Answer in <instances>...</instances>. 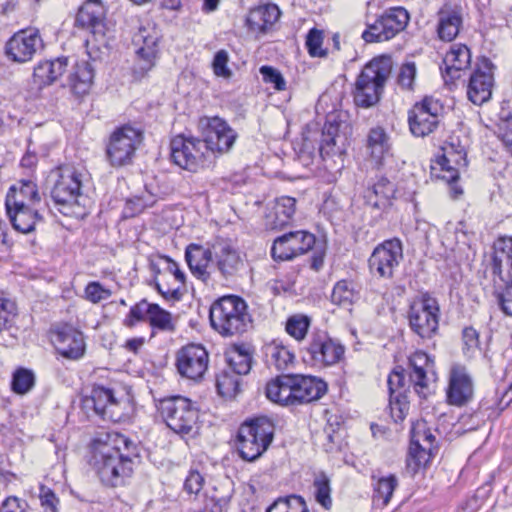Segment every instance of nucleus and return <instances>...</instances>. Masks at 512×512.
<instances>
[{
	"label": "nucleus",
	"mask_w": 512,
	"mask_h": 512,
	"mask_svg": "<svg viewBox=\"0 0 512 512\" xmlns=\"http://www.w3.org/2000/svg\"><path fill=\"white\" fill-rule=\"evenodd\" d=\"M90 465L101 482L109 487L125 485L132 476L134 460L139 457L137 445L123 434H98L91 443Z\"/></svg>",
	"instance_id": "nucleus-1"
},
{
	"label": "nucleus",
	"mask_w": 512,
	"mask_h": 512,
	"mask_svg": "<svg viewBox=\"0 0 512 512\" xmlns=\"http://www.w3.org/2000/svg\"><path fill=\"white\" fill-rule=\"evenodd\" d=\"M209 319L212 328L222 336L240 335L252 324L247 303L236 295H226L214 301Z\"/></svg>",
	"instance_id": "nucleus-2"
},
{
	"label": "nucleus",
	"mask_w": 512,
	"mask_h": 512,
	"mask_svg": "<svg viewBox=\"0 0 512 512\" xmlns=\"http://www.w3.org/2000/svg\"><path fill=\"white\" fill-rule=\"evenodd\" d=\"M391 72L392 60L389 56H379L367 63L355 83V104L368 108L378 103Z\"/></svg>",
	"instance_id": "nucleus-3"
},
{
	"label": "nucleus",
	"mask_w": 512,
	"mask_h": 512,
	"mask_svg": "<svg viewBox=\"0 0 512 512\" xmlns=\"http://www.w3.org/2000/svg\"><path fill=\"white\" fill-rule=\"evenodd\" d=\"M274 438V424L265 417L244 422L237 434V450L242 459L255 461L270 446Z\"/></svg>",
	"instance_id": "nucleus-4"
},
{
	"label": "nucleus",
	"mask_w": 512,
	"mask_h": 512,
	"mask_svg": "<svg viewBox=\"0 0 512 512\" xmlns=\"http://www.w3.org/2000/svg\"><path fill=\"white\" fill-rule=\"evenodd\" d=\"M170 149L173 162L190 172H198L214 161L207 143L194 136L176 135L170 142Z\"/></svg>",
	"instance_id": "nucleus-5"
},
{
	"label": "nucleus",
	"mask_w": 512,
	"mask_h": 512,
	"mask_svg": "<svg viewBox=\"0 0 512 512\" xmlns=\"http://www.w3.org/2000/svg\"><path fill=\"white\" fill-rule=\"evenodd\" d=\"M83 177V172L72 165L53 169L49 180L53 183L50 195L55 204L63 208L79 206Z\"/></svg>",
	"instance_id": "nucleus-6"
},
{
	"label": "nucleus",
	"mask_w": 512,
	"mask_h": 512,
	"mask_svg": "<svg viewBox=\"0 0 512 512\" xmlns=\"http://www.w3.org/2000/svg\"><path fill=\"white\" fill-rule=\"evenodd\" d=\"M158 410L166 425L178 434H189L197 426L199 410L188 398L172 396L162 399Z\"/></svg>",
	"instance_id": "nucleus-7"
},
{
	"label": "nucleus",
	"mask_w": 512,
	"mask_h": 512,
	"mask_svg": "<svg viewBox=\"0 0 512 512\" xmlns=\"http://www.w3.org/2000/svg\"><path fill=\"white\" fill-rule=\"evenodd\" d=\"M143 141L140 128L126 124L116 128L106 145V157L113 167H123L133 162L136 150Z\"/></svg>",
	"instance_id": "nucleus-8"
},
{
	"label": "nucleus",
	"mask_w": 512,
	"mask_h": 512,
	"mask_svg": "<svg viewBox=\"0 0 512 512\" xmlns=\"http://www.w3.org/2000/svg\"><path fill=\"white\" fill-rule=\"evenodd\" d=\"M440 307L436 298L428 293L417 297L408 312L411 330L423 339L432 338L438 331Z\"/></svg>",
	"instance_id": "nucleus-9"
},
{
	"label": "nucleus",
	"mask_w": 512,
	"mask_h": 512,
	"mask_svg": "<svg viewBox=\"0 0 512 512\" xmlns=\"http://www.w3.org/2000/svg\"><path fill=\"white\" fill-rule=\"evenodd\" d=\"M161 38V30L153 21L144 19L140 22L138 31L132 39L133 43L138 46L136 51L138 62L134 68L135 74L143 76L155 66Z\"/></svg>",
	"instance_id": "nucleus-10"
},
{
	"label": "nucleus",
	"mask_w": 512,
	"mask_h": 512,
	"mask_svg": "<svg viewBox=\"0 0 512 512\" xmlns=\"http://www.w3.org/2000/svg\"><path fill=\"white\" fill-rule=\"evenodd\" d=\"M409 19V14L403 7L390 8L367 25L362 38L367 43L388 41L405 29Z\"/></svg>",
	"instance_id": "nucleus-11"
},
{
	"label": "nucleus",
	"mask_w": 512,
	"mask_h": 512,
	"mask_svg": "<svg viewBox=\"0 0 512 512\" xmlns=\"http://www.w3.org/2000/svg\"><path fill=\"white\" fill-rule=\"evenodd\" d=\"M444 113L443 104L434 97L426 96L416 103L408 113L411 133L416 137H425L436 130Z\"/></svg>",
	"instance_id": "nucleus-12"
},
{
	"label": "nucleus",
	"mask_w": 512,
	"mask_h": 512,
	"mask_svg": "<svg viewBox=\"0 0 512 512\" xmlns=\"http://www.w3.org/2000/svg\"><path fill=\"white\" fill-rule=\"evenodd\" d=\"M344 346L329 337L325 331H313L304 348V360L314 366H330L340 361Z\"/></svg>",
	"instance_id": "nucleus-13"
},
{
	"label": "nucleus",
	"mask_w": 512,
	"mask_h": 512,
	"mask_svg": "<svg viewBox=\"0 0 512 512\" xmlns=\"http://www.w3.org/2000/svg\"><path fill=\"white\" fill-rule=\"evenodd\" d=\"M316 243L314 234L298 230L277 237L271 247V256L275 261H288L310 251Z\"/></svg>",
	"instance_id": "nucleus-14"
},
{
	"label": "nucleus",
	"mask_w": 512,
	"mask_h": 512,
	"mask_svg": "<svg viewBox=\"0 0 512 512\" xmlns=\"http://www.w3.org/2000/svg\"><path fill=\"white\" fill-rule=\"evenodd\" d=\"M402 258L401 241L397 238L386 240L373 250L368 261L370 271L380 278L391 279Z\"/></svg>",
	"instance_id": "nucleus-15"
},
{
	"label": "nucleus",
	"mask_w": 512,
	"mask_h": 512,
	"mask_svg": "<svg viewBox=\"0 0 512 512\" xmlns=\"http://www.w3.org/2000/svg\"><path fill=\"white\" fill-rule=\"evenodd\" d=\"M200 127L203 130L207 149L212 152V158H215V152L219 154L228 152L237 138V133L220 117H204L200 119Z\"/></svg>",
	"instance_id": "nucleus-16"
},
{
	"label": "nucleus",
	"mask_w": 512,
	"mask_h": 512,
	"mask_svg": "<svg viewBox=\"0 0 512 512\" xmlns=\"http://www.w3.org/2000/svg\"><path fill=\"white\" fill-rule=\"evenodd\" d=\"M51 342L64 358L78 360L85 354L86 344L83 333L70 324H60L50 332Z\"/></svg>",
	"instance_id": "nucleus-17"
},
{
	"label": "nucleus",
	"mask_w": 512,
	"mask_h": 512,
	"mask_svg": "<svg viewBox=\"0 0 512 512\" xmlns=\"http://www.w3.org/2000/svg\"><path fill=\"white\" fill-rule=\"evenodd\" d=\"M43 48V40L37 29L29 28L16 32L5 45L9 59L17 63H25Z\"/></svg>",
	"instance_id": "nucleus-18"
},
{
	"label": "nucleus",
	"mask_w": 512,
	"mask_h": 512,
	"mask_svg": "<svg viewBox=\"0 0 512 512\" xmlns=\"http://www.w3.org/2000/svg\"><path fill=\"white\" fill-rule=\"evenodd\" d=\"M209 355L204 346L189 344L182 347L176 355V366L181 376L198 381L208 369Z\"/></svg>",
	"instance_id": "nucleus-19"
},
{
	"label": "nucleus",
	"mask_w": 512,
	"mask_h": 512,
	"mask_svg": "<svg viewBox=\"0 0 512 512\" xmlns=\"http://www.w3.org/2000/svg\"><path fill=\"white\" fill-rule=\"evenodd\" d=\"M435 442L436 438L426 421L420 420L414 423L411 429L408 466H412L413 462V469L417 470L428 463Z\"/></svg>",
	"instance_id": "nucleus-20"
},
{
	"label": "nucleus",
	"mask_w": 512,
	"mask_h": 512,
	"mask_svg": "<svg viewBox=\"0 0 512 512\" xmlns=\"http://www.w3.org/2000/svg\"><path fill=\"white\" fill-rule=\"evenodd\" d=\"M213 258L222 277L235 276L243 267V259L233 242L227 238L213 239Z\"/></svg>",
	"instance_id": "nucleus-21"
},
{
	"label": "nucleus",
	"mask_w": 512,
	"mask_h": 512,
	"mask_svg": "<svg viewBox=\"0 0 512 512\" xmlns=\"http://www.w3.org/2000/svg\"><path fill=\"white\" fill-rule=\"evenodd\" d=\"M474 395V383L468 369L462 365H453L449 372L447 401L454 406H463L470 402Z\"/></svg>",
	"instance_id": "nucleus-22"
},
{
	"label": "nucleus",
	"mask_w": 512,
	"mask_h": 512,
	"mask_svg": "<svg viewBox=\"0 0 512 512\" xmlns=\"http://www.w3.org/2000/svg\"><path fill=\"white\" fill-rule=\"evenodd\" d=\"M492 69L491 61L484 58L471 74L467 86V96L473 104L482 105L491 98L494 84Z\"/></svg>",
	"instance_id": "nucleus-23"
},
{
	"label": "nucleus",
	"mask_w": 512,
	"mask_h": 512,
	"mask_svg": "<svg viewBox=\"0 0 512 512\" xmlns=\"http://www.w3.org/2000/svg\"><path fill=\"white\" fill-rule=\"evenodd\" d=\"M83 407L93 409L95 414L102 419H108L113 422L121 420V414L116 411L118 402L114 397L113 391L104 386H94L91 394L82 400Z\"/></svg>",
	"instance_id": "nucleus-24"
},
{
	"label": "nucleus",
	"mask_w": 512,
	"mask_h": 512,
	"mask_svg": "<svg viewBox=\"0 0 512 512\" xmlns=\"http://www.w3.org/2000/svg\"><path fill=\"white\" fill-rule=\"evenodd\" d=\"M208 247L191 243L186 247L185 260L193 276L207 283L210 280L209 267L213 259V240Z\"/></svg>",
	"instance_id": "nucleus-25"
},
{
	"label": "nucleus",
	"mask_w": 512,
	"mask_h": 512,
	"mask_svg": "<svg viewBox=\"0 0 512 512\" xmlns=\"http://www.w3.org/2000/svg\"><path fill=\"white\" fill-rule=\"evenodd\" d=\"M293 400L295 405L309 403L321 398L326 390V383L313 376L292 374Z\"/></svg>",
	"instance_id": "nucleus-26"
},
{
	"label": "nucleus",
	"mask_w": 512,
	"mask_h": 512,
	"mask_svg": "<svg viewBox=\"0 0 512 512\" xmlns=\"http://www.w3.org/2000/svg\"><path fill=\"white\" fill-rule=\"evenodd\" d=\"M462 24V9L458 5L446 3L437 12V34L443 41L454 40Z\"/></svg>",
	"instance_id": "nucleus-27"
},
{
	"label": "nucleus",
	"mask_w": 512,
	"mask_h": 512,
	"mask_svg": "<svg viewBox=\"0 0 512 512\" xmlns=\"http://www.w3.org/2000/svg\"><path fill=\"white\" fill-rule=\"evenodd\" d=\"M438 164L443 175L442 179L448 183H454L459 179V170L467 166L466 150L461 145L449 143L443 148V155Z\"/></svg>",
	"instance_id": "nucleus-28"
},
{
	"label": "nucleus",
	"mask_w": 512,
	"mask_h": 512,
	"mask_svg": "<svg viewBox=\"0 0 512 512\" xmlns=\"http://www.w3.org/2000/svg\"><path fill=\"white\" fill-rule=\"evenodd\" d=\"M409 367V385L413 386L420 397H425L429 382L427 374L433 368V361L427 353L416 351L409 357Z\"/></svg>",
	"instance_id": "nucleus-29"
},
{
	"label": "nucleus",
	"mask_w": 512,
	"mask_h": 512,
	"mask_svg": "<svg viewBox=\"0 0 512 512\" xmlns=\"http://www.w3.org/2000/svg\"><path fill=\"white\" fill-rule=\"evenodd\" d=\"M22 205L41 206L37 185L31 180H20L9 189L6 196L7 210H10L12 206L21 207Z\"/></svg>",
	"instance_id": "nucleus-30"
},
{
	"label": "nucleus",
	"mask_w": 512,
	"mask_h": 512,
	"mask_svg": "<svg viewBox=\"0 0 512 512\" xmlns=\"http://www.w3.org/2000/svg\"><path fill=\"white\" fill-rule=\"evenodd\" d=\"M339 124L327 121L321 134L319 152L324 161L326 158L337 156L341 161L344 153V137L339 135Z\"/></svg>",
	"instance_id": "nucleus-31"
},
{
	"label": "nucleus",
	"mask_w": 512,
	"mask_h": 512,
	"mask_svg": "<svg viewBox=\"0 0 512 512\" xmlns=\"http://www.w3.org/2000/svg\"><path fill=\"white\" fill-rule=\"evenodd\" d=\"M41 211V206L34 205L12 206L7 210L14 229L24 234L33 231L36 223L42 220Z\"/></svg>",
	"instance_id": "nucleus-32"
},
{
	"label": "nucleus",
	"mask_w": 512,
	"mask_h": 512,
	"mask_svg": "<svg viewBox=\"0 0 512 512\" xmlns=\"http://www.w3.org/2000/svg\"><path fill=\"white\" fill-rule=\"evenodd\" d=\"M94 68L87 61L77 62L68 76L70 91L78 98L88 94L93 84Z\"/></svg>",
	"instance_id": "nucleus-33"
},
{
	"label": "nucleus",
	"mask_w": 512,
	"mask_h": 512,
	"mask_svg": "<svg viewBox=\"0 0 512 512\" xmlns=\"http://www.w3.org/2000/svg\"><path fill=\"white\" fill-rule=\"evenodd\" d=\"M269 400L283 406H295L293 400L292 374H282L270 380L265 388Z\"/></svg>",
	"instance_id": "nucleus-34"
},
{
	"label": "nucleus",
	"mask_w": 512,
	"mask_h": 512,
	"mask_svg": "<svg viewBox=\"0 0 512 512\" xmlns=\"http://www.w3.org/2000/svg\"><path fill=\"white\" fill-rule=\"evenodd\" d=\"M67 66L68 59L66 57L40 62L34 68V83L39 87L51 85L65 73Z\"/></svg>",
	"instance_id": "nucleus-35"
},
{
	"label": "nucleus",
	"mask_w": 512,
	"mask_h": 512,
	"mask_svg": "<svg viewBox=\"0 0 512 512\" xmlns=\"http://www.w3.org/2000/svg\"><path fill=\"white\" fill-rule=\"evenodd\" d=\"M281 11L275 4L259 6L250 11L247 24L253 31L265 33L279 20Z\"/></svg>",
	"instance_id": "nucleus-36"
},
{
	"label": "nucleus",
	"mask_w": 512,
	"mask_h": 512,
	"mask_svg": "<svg viewBox=\"0 0 512 512\" xmlns=\"http://www.w3.org/2000/svg\"><path fill=\"white\" fill-rule=\"evenodd\" d=\"M443 63L445 65V73L451 79L459 77V72L470 67L471 52L464 44H453L446 53Z\"/></svg>",
	"instance_id": "nucleus-37"
},
{
	"label": "nucleus",
	"mask_w": 512,
	"mask_h": 512,
	"mask_svg": "<svg viewBox=\"0 0 512 512\" xmlns=\"http://www.w3.org/2000/svg\"><path fill=\"white\" fill-rule=\"evenodd\" d=\"M263 351L266 364L279 371L288 369L295 359L294 354L280 340L267 343Z\"/></svg>",
	"instance_id": "nucleus-38"
},
{
	"label": "nucleus",
	"mask_w": 512,
	"mask_h": 512,
	"mask_svg": "<svg viewBox=\"0 0 512 512\" xmlns=\"http://www.w3.org/2000/svg\"><path fill=\"white\" fill-rule=\"evenodd\" d=\"M373 487V503L377 507H386L393 496L395 489L398 487V478L394 474L387 476H371Z\"/></svg>",
	"instance_id": "nucleus-39"
},
{
	"label": "nucleus",
	"mask_w": 512,
	"mask_h": 512,
	"mask_svg": "<svg viewBox=\"0 0 512 512\" xmlns=\"http://www.w3.org/2000/svg\"><path fill=\"white\" fill-rule=\"evenodd\" d=\"M391 147L390 136L381 126L372 127L366 137V148L371 157L381 160Z\"/></svg>",
	"instance_id": "nucleus-40"
},
{
	"label": "nucleus",
	"mask_w": 512,
	"mask_h": 512,
	"mask_svg": "<svg viewBox=\"0 0 512 512\" xmlns=\"http://www.w3.org/2000/svg\"><path fill=\"white\" fill-rule=\"evenodd\" d=\"M394 193L393 185L386 178H381L365 195L366 203L376 209H384Z\"/></svg>",
	"instance_id": "nucleus-41"
},
{
	"label": "nucleus",
	"mask_w": 512,
	"mask_h": 512,
	"mask_svg": "<svg viewBox=\"0 0 512 512\" xmlns=\"http://www.w3.org/2000/svg\"><path fill=\"white\" fill-rule=\"evenodd\" d=\"M512 258V236H501L493 244L492 273L501 274L503 259Z\"/></svg>",
	"instance_id": "nucleus-42"
},
{
	"label": "nucleus",
	"mask_w": 512,
	"mask_h": 512,
	"mask_svg": "<svg viewBox=\"0 0 512 512\" xmlns=\"http://www.w3.org/2000/svg\"><path fill=\"white\" fill-rule=\"evenodd\" d=\"M76 22L84 28H96L102 22V8L96 2L85 3L76 15Z\"/></svg>",
	"instance_id": "nucleus-43"
},
{
	"label": "nucleus",
	"mask_w": 512,
	"mask_h": 512,
	"mask_svg": "<svg viewBox=\"0 0 512 512\" xmlns=\"http://www.w3.org/2000/svg\"><path fill=\"white\" fill-rule=\"evenodd\" d=\"M148 321L152 329L162 332L172 333L176 329L172 314L161 308L158 304L152 305Z\"/></svg>",
	"instance_id": "nucleus-44"
},
{
	"label": "nucleus",
	"mask_w": 512,
	"mask_h": 512,
	"mask_svg": "<svg viewBox=\"0 0 512 512\" xmlns=\"http://www.w3.org/2000/svg\"><path fill=\"white\" fill-rule=\"evenodd\" d=\"M357 298V292L352 282L347 280L338 281L332 291L331 300L334 304L342 307L352 305Z\"/></svg>",
	"instance_id": "nucleus-45"
},
{
	"label": "nucleus",
	"mask_w": 512,
	"mask_h": 512,
	"mask_svg": "<svg viewBox=\"0 0 512 512\" xmlns=\"http://www.w3.org/2000/svg\"><path fill=\"white\" fill-rule=\"evenodd\" d=\"M311 324V319L304 314H294L290 316L285 325L286 332L297 341H302Z\"/></svg>",
	"instance_id": "nucleus-46"
},
{
	"label": "nucleus",
	"mask_w": 512,
	"mask_h": 512,
	"mask_svg": "<svg viewBox=\"0 0 512 512\" xmlns=\"http://www.w3.org/2000/svg\"><path fill=\"white\" fill-rule=\"evenodd\" d=\"M268 508L275 512H309L304 499L298 495L278 498Z\"/></svg>",
	"instance_id": "nucleus-47"
},
{
	"label": "nucleus",
	"mask_w": 512,
	"mask_h": 512,
	"mask_svg": "<svg viewBox=\"0 0 512 512\" xmlns=\"http://www.w3.org/2000/svg\"><path fill=\"white\" fill-rule=\"evenodd\" d=\"M239 380L238 375H232L227 371H223L216 380L218 393L226 398L235 397L239 392Z\"/></svg>",
	"instance_id": "nucleus-48"
},
{
	"label": "nucleus",
	"mask_w": 512,
	"mask_h": 512,
	"mask_svg": "<svg viewBox=\"0 0 512 512\" xmlns=\"http://www.w3.org/2000/svg\"><path fill=\"white\" fill-rule=\"evenodd\" d=\"M313 486L316 501L325 509H330L332 506V499L330 495L331 488L329 478L324 473H320L316 476Z\"/></svg>",
	"instance_id": "nucleus-49"
},
{
	"label": "nucleus",
	"mask_w": 512,
	"mask_h": 512,
	"mask_svg": "<svg viewBox=\"0 0 512 512\" xmlns=\"http://www.w3.org/2000/svg\"><path fill=\"white\" fill-rule=\"evenodd\" d=\"M154 303H149L146 299L140 300L130 308L129 313L123 320V325L127 328H133L137 323L149 318L151 308Z\"/></svg>",
	"instance_id": "nucleus-50"
},
{
	"label": "nucleus",
	"mask_w": 512,
	"mask_h": 512,
	"mask_svg": "<svg viewBox=\"0 0 512 512\" xmlns=\"http://www.w3.org/2000/svg\"><path fill=\"white\" fill-rule=\"evenodd\" d=\"M35 383L34 373L26 368H18L12 376L11 387L17 394H25L32 389Z\"/></svg>",
	"instance_id": "nucleus-51"
},
{
	"label": "nucleus",
	"mask_w": 512,
	"mask_h": 512,
	"mask_svg": "<svg viewBox=\"0 0 512 512\" xmlns=\"http://www.w3.org/2000/svg\"><path fill=\"white\" fill-rule=\"evenodd\" d=\"M227 362L232 372L238 376L247 374L251 369L250 355L239 349H235L228 354Z\"/></svg>",
	"instance_id": "nucleus-52"
},
{
	"label": "nucleus",
	"mask_w": 512,
	"mask_h": 512,
	"mask_svg": "<svg viewBox=\"0 0 512 512\" xmlns=\"http://www.w3.org/2000/svg\"><path fill=\"white\" fill-rule=\"evenodd\" d=\"M389 408L391 417L395 422H401L407 416L410 405L404 392H398L397 395H390Z\"/></svg>",
	"instance_id": "nucleus-53"
},
{
	"label": "nucleus",
	"mask_w": 512,
	"mask_h": 512,
	"mask_svg": "<svg viewBox=\"0 0 512 512\" xmlns=\"http://www.w3.org/2000/svg\"><path fill=\"white\" fill-rule=\"evenodd\" d=\"M228 62H229L228 52L224 49L217 51L215 53L213 61H212L213 73L217 77H221L223 79H230L233 75V72L228 67Z\"/></svg>",
	"instance_id": "nucleus-54"
},
{
	"label": "nucleus",
	"mask_w": 512,
	"mask_h": 512,
	"mask_svg": "<svg viewBox=\"0 0 512 512\" xmlns=\"http://www.w3.org/2000/svg\"><path fill=\"white\" fill-rule=\"evenodd\" d=\"M111 296V291L101 285L100 282H89L84 289V298L91 303L97 304Z\"/></svg>",
	"instance_id": "nucleus-55"
},
{
	"label": "nucleus",
	"mask_w": 512,
	"mask_h": 512,
	"mask_svg": "<svg viewBox=\"0 0 512 512\" xmlns=\"http://www.w3.org/2000/svg\"><path fill=\"white\" fill-rule=\"evenodd\" d=\"M263 81L267 84H272L274 89L283 91L286 89V81L281 72L272 66H261L259 69Z\"/></svg>",
	"instance_id": "nucleus-56"
},
{
	"label": "nucleus",
	"mask_w": 512,
	"mask_h": 512,
	"mask_svg": "<svg viewBox=\"0 0 512 512\" xmlns=\"http://www.w3.org/2000/svg\"><path fill=\"white\" fill-rule=\"evenodd\" d=\"M323 43V32L313 28L306 37V47L312 57H323L326 52L321 48Z\"/></svg>",
	"instance_id": "nucleus-57"
},
{
	"label": "nucleus",
	"mask_w": 512,
	"mask_h": 512,
	"mask_svg": "<svg viewBox=\"0 0 512 512\" xmlns=\"http://www.w3.org/2000/svg\"><path fill=\"white\" fill-rule=\"evenodd\" d=\"M205 483L204 476L196 468H191L184 480V491L188 494L197 495L203 488Z\"/></svg>",
	"instance_id": "nucleus-58"
},
{
	"label": "nucleus",
	"mask_w": 512,
	"mask_h": 512,
	"mask_svg": "<svg viewBox=\"0 0 512 512\" xmlns=\"http://www.w3.org/2000/svg\"><path fill=\"white\" fill-rule=\"evenodd\" d=\"M497 135L506 150L512 155V114L500 120Z\"/></svg>",
	"instance_id": "nucleus-59"
},
{
	"label": "nucleus",
	"mask_w": 512,
	"mask_h": 512,
	"mask_svg": "<svg viewBox=\"0 0 512 512\" xmlns=\"http://www.w3.org/2000/svg\"><path fill=\"white\" fill-rule=\"evenodd\" d=\"M15 317V305L7 299H0V331L8 329Z\"/></svg>",
	"instance_id": "nucleus-60"
},
{
	"label": "nucleus",
	"mask_w": 512,
	"mask_h": 512,
	"mask_svg": "<svg viewBox=\"0 0 512 512\" xmlns=\"http://www.w3.org/2000/svg\"><path fill=\"white\" fill-rule=\"evenodd\" d=\"M404 369L400 366L396 367L388 376V388L390 395H397L400 389L405 387Z\"/></svg>",
	"instance_id": "nucleus-61"
},
{
	"label": "nucleus",
	"mask_w": 512,
	"mask_h": 512,
	"mask_svg": "<svg viewBox=\"0 0 512 512\" xmlns=\"http://www.w3.org/2000/svg\"><path fill=\"white\" fill-rule=\"evenodd\" d=\"M416 76V66L413 62H408L402 65L399 75L398 83L404 89H412L414 79Z\"/></svg>",
	"instance_id": "nucleus-62"
},
{
	"label": "nucleus",
	"mask_w": 512,
	"mask_h": 512,
	"mask_svg": "<svg viewBox=\"0 0 512 512\" xmlns=\"http://www.w3.org/2000/svg\"><path fill=\"white\" fill-rule=\"evenodd\" d=\"M274 210L280 211L282 217L292 219L296 211V199L290 196H281L275 200Z\"/></svg>",
	"instance_id": "nucleus-63"
},
{
	"label": "nucleus",
	"mask_w": 512,
	"mask_h": 512,
	"mask_svg": "<svg viewBox=\"0 0 512 512\" xmlns=\"http://www.w3.org/2000/svg\"><path fill=\"white\" fill-rule=\"evenodd\" d=\"M39 499L41 502V506L44 507L46 510H50L51 512L58 511L57 506L59 503V499L49 487H46L44 485L40 486Z\"/></svg>",
	"instance_id": "nucleus-64"
}]
</instances>
